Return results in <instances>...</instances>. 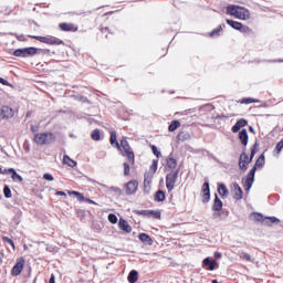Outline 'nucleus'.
<instances>
[{
	"label": "nucleus",
	"mask_w": 283,
	"mask_h": 283,
	"mask_svg": "<svg viewBox=\"0 0 283 283\" xmlns=\"http://www.w3.org/2000/svg\"><path fill=\"white\" fill-rule=\"evenodd\" d=\"M227 14L234 17V19H240L241 21H249V19H251V11H249V9L235 4L227 7Z\"/></svg>",
	"instance_id": "obj_1"
},
{
	"label": "nucleus",
	"mask_w": 283,
	"mask_h": 283,
	"mask_svg": "<svg viewBox=\"0 0 283 283\" xmlns=\"http://www.w3.org/2000/svg\"><path fill=\"white\" fill-rule=\"evenodd\" d=\"M255 154H258V143H255L251 147L250 157H249V155H247V153H242L240 155V158H239V167H240V169H242L243 171H247V169L249 167V164L251 163V160H253V157L255 156Z\"/></svg>",
	"instance_id": "obj_2"
},
{
	"label": "nucleus",
	"mask_w": 283,
	"mask_h": 283,
	"mask_svg": "<svg viewBox=\"0 0 283 283\" xmlns=\"http://www.w3.org/2000/svg\"><path fill=\"white\" fill-rule=\"evenodd\" d=\"M34 143L36 145H52V143H56V135L50 132L36 133L34 135Z\"/></svg>",
	"instance_id": "obj_3"
},
{
	"label": "nucleus",
	"mask_w": 283,
	"mask_h": 283,
	"mask_svg": "<svg viewBox=\"0 0 283 283\" xmlns=\"http://www.w3.org/2000/svg\"><path fill=\"white\" fill-rule=\"evenodd\" d=\"M29 39H35V41H40V43H45L46 45H65V42H63V40L54 35H29Z\"/></svg>",
	"instance_id": "obj_4"
},
{
	"label": "nucleus",
	"mask_w": 283,
	"mask_h": 283,
	"mask_svg": "<svg viewBox=\"0 0 283 283\" xmlns=\"http://www.w3.org/2000/svg\"><path fill=\"white\" fill-rule=\"evenodd\" d=\"M166 178H178V161L174 157L166 159Z\"/></svg>",
	"instance_id": "obj_5"
},
{
	"label": "nucleus",
	"mask_w": 283,
	"mask_h": 283,
	"mask_svg": "<svg viewBox=\"0 0 283 283\" xmlns=\"http://www.w3.org/2000/svg\"><path fill=\"white\" fill-rule=\"evenodd\" d=\"M119 147L124 149V154L128 159V161L130 163V165H134V163L136 161V155H134V149H132V146H129V142H127L126 137H123L120 139Z\"/></svg>",
	"instance_id": "obj_6"
},
{
	"label": "nucleus",
	"mask_w": 283,
	"mask_h": 283,
	"mask_svg": "<svg viewBox=\"0 0 283 283\" xmlns=\"http://www.w3.org/2000/svg\"><path fill=\"white\" fill-rule=\"evenodd\" d=\"M39 53V49L34 46H29L24 49H17L13 52V56H19L20 59H28V56H34Z\"/></svg>",
	"instance_id": "obj_7"
},
{
	"label": "nucleus",
	"mask_w": 283,
	"mask_h": 283,
	"mask_svg": "<svg viewBox=\"0 0 283 283\" xmlns=\"http://www.w3.org/2000/svg\"><path fill=\"white\" fill-rule=\"evenodd\" d=\"M14 114H17V111L14 108L6 105L1 108V118L2 120H10L11 118H14Z\"/></svg>",
	"instance_id": "obj_8"
},
{
	"label": "nucleus",
	"mask_w": 283,
	"mask_h": 283,
	"mask_svg": "<svg viewBox=\"0 0 283 283\" xmlns=\"http://www.w3.org/2000/svg\"><path fill=\"white\" fill-rule=\"evenodd\" d=\"M24 266H25V259H23V258L17 259V262L11 270V274L12 275H21V272L23 271Z\"/></svg>",
	"instance_id": "obj_9"
},
{
	"label": "nucleus",
	"mask_w": 283,
	"mask_h": 283,
	"mask_svg": "<svg viewBox=\"0 0 283 283\" xmlns=\"http://www.w3.org/2000/svg\"><path fill=\"white\" fill-rule=\"evenodd\" d=\"M61 32H78V25L70 22L59 23Z\"/></svg>",
	"instance_id": "obj_10"
},
{
	"label": "nucleus",
	"mask_w": 283,
	"mask_h": 283,
	"mask_svg": "<svg viewBox=\"0 0 283 283\" xmlns=\"http://www.w3.org/2000/svg\"><path fill=\"white\" fill-rule=\"evenodd\" d=\"M125 191L127 196H134L136 191H138V181L137 180H130L125 185Z\"/></svg>",
	"instance_id": "obj_11"
},
{
	"label": "nucleus",
	"mask_w": 283,
	"mask_h": 283,
	"mask_svg": "<svg viewBox=\"0 0 283 283\" xmlns=\"http://www.w3.org/2000/svg\"><path fill=\"white\" fill-rule=\"evenodd\" d=\"M231 196L234 200H242L244 192H242V188L238 184H233L231 186Z\"/></svg>",
	"instance_id": "obj_12"
},
{
	"label": "nucleus",
	"mask_w": 283,
	"mask_h": 283,
	"mask_svg": "<svg viewBox=\"0 0 283 283\" xmlns=\"http://www.w3.org/2000/svg\"><path fill=\"white\" fill-rule=\"evenodd\" d=\"M202 202L207 205L211 200V190L209 189V182H205L201 189Z\"/></svg>",
	"instance_id": "obj_13"
},
{
	"label": "nucleus",
	"mask_w": 283,
	"mask_h": 283,
	"mask_svg": "<svg viewBox=\"0 0 283 283\" xmlns=\"http://www.w3.org/2000/svg\"><path fill=\"white\" fill-rule=\"evenodd\" d=\"M118 229L120 231H124V233H132V226L129 222L123 218L119 219L118 221Z\"/></svg>",
	"instance_id": "obj_14"
},
{
	"label": "nucleus",
	"mask_w": 283,
	"mask_h": 283,
	"mask_svg": "<svg viewBox=\"0 0 283 283\" xmlns=\"http://www.w3.org/2000/svg\"><path fill=\"white\" fill-rule=\"evenodd\" d=\"M239 140L244 148L249 145V132H247V128L239 132Z\"/></svg>",
	"instance_id": "obj_15"
},
{
	"label": "nucleus",
	"mask_w": 283,
	"mask_h": 283,
	"mask_svg": "<svg viewBox=\"0 0 283 283\" xmlns=\"http://www.w3.org/2000/svg\"><path fill=\"white\" fill-rule=\"evenodd\" d=\"M249 122L244 118L239 119L235 125L232 126L233 134H238L242 127H247Z\"/></svg>",
	"instance_id": "obj_16"
},
{
	"label": "nucleus",
	"mask_w": 283,
	"mask_h": 283,
	"mask_svg": "<svg viewBox=\"0 0 283 283\" xmlns=\"http://www.w3.org/2000/svg\"><path fill=\"white\" fill-rule=\"evenodd\" d=\"M111 137L109 143L112 146H115L116 149H120V143H118V136L116 135V130H109Z\"/></svg>",
	"instance_id": "obj_17"
},
{
	"label": "nucleus",
	"mask_w": 283,
	"mask_h": 283,
	"mask_svg": "<svg viewBox=\"0 0 283 283\" xmlns=\"http://www.w3.org/2000/svg\"><path fill=\"white\" fill-rule=\"evenodd\" d=\"M226 23L228 25H230V28H233V30H238L239 32H240V30H242V27L244 25L241 22L233 21V20H230V19L226 20Z\"/></svg>",
	"instance_id": "obj_18"
},
{
	"label": "nucleus",
	"mask_w": 283,
	"mask_h": 283,
	"mask_svg": "<svg viewBox=\"0 0 283 283\" xmlns=\"http://www.w3.org/2000/svg\"><path fill=\"white\" fill-rule=\"evenodd\" d=\"M138 239L140 240V242H143L144 244H148L149 247H151V244H154V240L150 239L147 233H140L138 235Z\"/></svg>",
	"instance_id": "obj_19"
},
{
	"label": "nucleus",
	"mask_w": 283,
	"mask_h": 283,
	"mask_svg": "<svg viewBox=\"0 0 283 283\" xmlns=\"http://www.w3.org/2000/svg\"><path fill=\"white\" fill-rule=\"evenodd\" d=\"M239 32H241V34H244V36H254L255 35V33L253 32V29H251V27L244 25V24Z\"/></svg>",
	"instance_id": "obj_20"
},
{
	"label": "nucleus",
	"mask_w": 283,
	"mask_h": 283,
	"mask_svg": "<svg viewBox=\"0 0 283 283\" xmlns=\"http://www.w3.org/2000/svg\"><path fill=\"white\" fill-rule=\"evenodd\" d=\"M156 171H158V160H153L151 165L149 166L147 174V177L149 178V176H154V174H156Z\"/></svg>",
	"instance_id": "obj_21"
},
{
	"label": "nucleus",
	"mask_w": 283,
	"mask_h": 283,
	"mask_svg": "<svg viewBox=\"0 0 283 283\" xmlns=\"http://www.w3.org/2000/svg\"><path fill=\"white\" fill-rule=\"evenodd\" d=\"M2 176H8L9 178H21V176H19V174H17V170H14L13 168L4 169L2 171Z\"/></svg>",
	"instance_id": "obj_22"
},
{
	"label": "nucleus",
	"mask_w": 283,
	"mask_h": 283,
	"mask_svg": "<svg viewBox=\"0 0 283 283\" xmlns=\"http://www.w3.org/2000/svg\"><path fill=\"white\" fill-rule=\"evenodd\" d=\"M255 179L253 178H245L242 180V185L245 189V191H251V187H253V182Z\"/></svg>",
	"instance_id": "obj_23"
},
{
	"label": "nucleus",
	"mask_w": 283,
	"mask_h": 283,
	"mask_svg": "<svg viewBox=\"0 0 283 283\" xmlns=\"http://www.w3.org/2000/svg\"><path fill=\"white\" fill-rule=\"evenodd\" d=\"M203 264H205V266H209V271H214V270H216V265H217L218 263L216 262V260H212V261H211V259L206 258V259L203 260Z\"/></svg>",
	"instance_id": "obj_24"
},
{
	"label": "nucleus",
	"mask_w": 283,
	"mask_h": 283,
	"mask_svg": "<svg viewBox=\"0 0 283 283\" xmlns=\"http://www.w3.org/2000/svg\"><path fill=\"white\" fill-rule=\"evenodd\" d=\"M166 187H167L168 191H174V188L176 187V178H167Z\"/></svg>",
	"instance_id": "obj_25"
},
{
	"label": "nucleus",
	"mask_w": 283,
	"mask_h": 283,
	"mask_svg": "<svg viewBox=\"0 0 283 283\" xmlns=\"http://www.w3.org/2000/svg\"><path fill=\"white\" fill-rule=\"evenodd\" d=\"M167 198V196L165 195V191L163 190H158L156 193H155V201L156 202H164V200Z\"/></svg>",
	"instance_id": "obj_26"
},
{
	"label": "nucleus",
	"mask_w": 283,
	"mask_h": 283,
	"mask_svg": "<svg viewBox=\"0 0 283 283\" xmlns=\"http://www.w3.org/2000/svg\"><path fill=\"white\" fill-rule=\"evenodd\" d=\"M213 211H222V200L216 196L214 203L212 206Z\"/></svg>",
	"instance_id": "obj_27"
},
{
	"label": "nucleus",
	"mask_w": 283,
	"mask_h": 283,
	"mask_svg": "<svg viewBox=\"0 0 283 283\" xmlns=\"http://www.w3.org/2000/svg\"><path fill=\"white\" fill-rule=\"evenodd\" d=\"M128 282L129 283L138 282V272L136 270L130 271V273L128 275Z\"/></svg>",
	"instance_id": "obj_28"
},
{
	"label": "nucleus",
	"mask_w": 283,
	"mask_h": 283,
	"mask_svg": "<svg viewBox=\"0 0 283 283\" xmlns=\"http://www.w3.org/2000/svg\"><path fill=\"white\" fill-rule=\"evenodd\" d=\"M241 105H251V103H258V99L252 97H243L239 101Z\"/></svg>",
	"instance_id": "obj_29"
},
{
	"label": "nucleus",
	"mask_w": 283,
	"mask_h": 283,
	"mask_svg": "<svg viewBox=\"0 0 283 283\" xmlns=\"http://www.w3.org/2000/svg\"><path fill=\"white\" fill-rule=\"evenodd\" d=\"M219 196H222L223 198L229 196V189H227V186L224 185H219L218 187Z\"/></svg>",
	"instance_id": "obj_30"
},
{
	"label": "nucleus",
	"mask_w": 283,
	"mask_h": 283,
	"mask_svg": "<svg viewBox=\"0 0 283 283\" xmlns=\"http://www.w3.org/2000/svg\"><path fill=\"white\" fill-rule=\"evenodd\" d=\"M254 167L256 169H262L264 167V154L260 155V157L256 159Z\"/></svg>",
	"instance_id": "obj_31"
},
{
	"label": "nucleus",
	"mask_w": 283,
	"mask_h": 283,
	"mask_svg": "<svg viewBox=\"0 0 283 283\" xmlns=\"http://www.w3.org/2000/svg\"><path fill=\"white\" fill-rule=\"evenodd\" d=\"M180 127V122L178 119H174L169 127H168V130L169 132H176V129H178Z\"/></svg>",
	"instance_id": "obj_32"
},
{
	"label": "nucleus",
	"mask_w": 283,
	"mask_h": 283,
	"mask_svg": "<svg viewBox=\"0 0 283 283\" xmlns=\"http://www.w3.org/2000/svg\"><path fill=\"white\" fill-rule=\"evenodd\" d=\"M63 163L64 165H67L69 167H74L76 165V161L72 158H70V156L65 155L63 157Z\"/></svg>",
	"instance_id": "obj_33"
},
{
	"label": "nucleus",
	"mask_w": 283,
	"mask_h": 283,
	"mask_svg": "<svg viewBox=\"0 0 283 283\" xmlns=\"http://www.w3.org/2000/svg\"><path fill=\"white\" fill-rule=\"evenodd\" d=\"M148 218L160 220V210H148Z\"/></svg>",
	"instance_id": "obj_34"
},
{
	"label": "nucleus",
	"mask_w": 283,
	"mask_h": 283,
	"mask_svg": "<svg viewBox=\"0 0 283 283\" xmlns=\"http://www.w3.org/2000/svg\"><path fill=\"white\" fill-rule=\"evenodd\" d=\"M69 196H75L80 202H83L85 200V196L78 191H69Z\"/></svg>",
	"instance_id": "obj_35"
},
{
	"label": "nucleus",
	"mask_w": 283,
	"mask_h": 283,
	"mask_svg": "<svg viewBox=\"0 0 283 283\" xmlns=\"http://www.w3.org/2000/svg\"><path fill=\"white\" fill-rule=\"evenodd\" d=\"M178 140H189V138H191V135H189V133L187 132H180L177 135Z\"/></svg>",
	"instance_id": "obj_36"
},
{
	"label": "nucleus",
	"mask_w": 283,
	"mask_h": 283,
	"mask_svg": "<svg viewBox=\"0 0 283 283\" xmlns=\"http://www.w3.org/2000/svg\"><path fill=\"white\" fill-rule=\"evenodd\" d=\"M220 32H222V25H219L218 28L213 29L209 34V36H220Z\"/></svg>",
	"instance_id": "obj_37"
},
{
	"label": "nucleus",
	"mask_w": 283,
	"mask_h": 283,
	"mask_svg": "<svg viewBox=\"0 0 283 283\" xmlns=\"http://www.w3.org/2000/svg\"><path fill=\"white\" fill-rule=\"evenodd\" d=\"M91 137L92 140H101V130L98 128L94 129Z\"/></svg>",
	"instance_id": "obj_38"
},
{
	"label": "nucleus",
	"mask_w": 283,
	"mask_h": 283,
	"mask_svg": "<svg viewBox=\"0 0 283 283\" xmlns=\"http://www.w3.org/2000/svg\"><path fill=\"white\" fill-rule=\"evenodd\" d=\"M108 222H111V224H118V217L114 213H109L108 214Z\"/></svg>",
	"instance_id": "obj_39"
},
{
	"label": "nucleus",
	"mask_w": 283,
	"mask_h": 283,
	"mask_svg": "<svg viewBox=\"0 0 283 283\" xmlns=\"http://www.w3.org/2000/svg\"><path fill=\"white\" fill-rule=\"evenodd\" d=\"M136 216H144L145 218H149V210H134Z\"/></svg>",
	"instance_id": "obj_40"
},
{
	"label": "nucleus",
	"mask_w": 283,
	"mask_h": 283,
	"mask_svg": "<svg viewBox=\"0 0 283 283\" xmlns=\"http://www.w3.org/2000/svg\"><path fill=\"white\" fill-rule=\"evenodd\" d=\"M3 195H4L6 198H12V190H10V187L4 186Z\"/></svg>",
	"instance_id": "obj_41"
},
{
	"label": "nucleus",
	"mask_w": 283,
	"mask_h": 283,
	"mask_svg": "<svg viewBox=\"0 0 283 283\" xmlns=\"http://www.w3.org/2000/svg\"><path fill=\"white\" fill-rule=\"evenodd\" d=\"M150 149H151L154 156H156L157 158H160L161 154H160V150H158V147H156L155 145H151Z\"/></svg>",
	"instance_id": "obj_42"
},
{
	"label": "nucleus",
	"mask_w": 283,
	"mask_h": 283,
	"mask_svg": "<svg viewBox=\"0 0 283 283\" xmlns=\"http://www.w3.org/2000/svg\"><path fill=\"white\" fill-rule=\"evenodd\" d=\"M3 242H7V244H10L12 251H14V242L11 241L8 237L2 238Z\"/></svg>",
	"instance_id": "obj_43"
},
{
	"label": "nucleus",
	"mask_w": 283,
	"mask_h": 283,
	"mask_svg": "<svg viewBox=\"0 0 283 283\" xmlns=\"http://www.w3.org/2000/svg\"><path fill=\"white\" fill-rule=\"evenodd\" d=\"M282 149H283V139L280 140V142L276 144V147H275L276 154H280V151H282Z\"/></svg>",
	"instance_id": "obj_44"
},
{
	"label": "nucleus",
	"mask_w": 283,
	"mask_h": 283,
	"mask_svg": "<svg viewBox=\"0 0 283 283\" xmlns=\"http://www.w3.org/2000/svg\"><path fill=\"white\" fill-rule=\"evenodd\" d=\"M255 171H258V168L253 166V168L250 170L248 178H255Z\"/></svg>",
	"instance_id": "obj_45"
},
{
	"label": "nucleus",
	"mask_w": 283,
	"mask_h": 283,
	"mask_svg": "<svg viewBox=\"0 0 283 283\" xmlns=\"http://www.w3.org/2000/svg\"><path fill=\"white\" fill-rule=\"evenodd\" d=\"M240 258L247 262H251V255L249 253H241Z\"/></svg>",
	"instance_id": "obj_46"
},
{
	"label": "nucleus",
	"mask_w": 283,
	"mask_h": 283,
	"mask_svg": "<svg viewBox=\"0 0 283 283\" xmlns=\"http://www.w3.org/2000/svg\"><path fill=\"white\" fill-rule=\"evenodd\" d=\"M124 176H129V164L124 163Z\"/></svg>",
	"instance_id": "obj_47"
},
{
	"label": "nucleus",
	"mask_w": 283,
	"mask_h": 283,
	"mask_svg": "<svg viewBox=\"0 0 283 283\" xmlns=\"http://www.w3.org/2000/svg\"><path fill=\"white\" fill-rule=\"evenodd\" d=\"M78 101H80L81 103H90V99H87V97H85V96H80V97H78Z\"/></svg>",
	"instance_id": "obj_48"
},
{
	"label": "nucleus",
	"mask_w": 283,
	"mask_h": 283,
	"mask_svg": "<svg viewBox=\"0 0 283 283\" xmlns=\"http://www.w3.org/2000/svg\"><path fill=\"white\" fill-rule=\"evenodd\" d=\"M147 185H148V187L151 185V179H145L144 180L145 189H147Z\"/></svg>",
	"instance_id": "obj_49"
},
{
	"label": "nucleus",
	"mask_w": 283,
	"mask_h": 283,
	"mask_svg": "<svg viewBox=\"0 0 283 283\" xmlns=\"http://www.w3.org/2000/svg\"><path fill=\"white\" fill-rule=\"evenodd\" d=\"M268 220H270L272 223L280 222V220L275 217H269Z\"/></svg>",
	"instance_id": "obj_50"
},
{
	"label": "nucleus",
	"mask_w": 283,
	"mask_h": 283,
	"mask_svg": "<svg viewBox=\"0 0 283 283\" xmlns=\"http://www.w3.org/2000/svg\"><path fill=\"white\" fill-rule=\"evenodd\" d=\"M1 85H8L9 87H12V84H10L7 80L1 78Z\"/></svg>",
	"instance_id": "obj_51"
},
{
	"label": "nucleus",
	"mask_w": 283,
	"mask_h": 283,
	"mask_svg": "<svg viewBox=\"0 0 283 283\" xmlns=\"http://www.w3.org/2000/svg\"><path fill=\"white\" fill-rule=\"evenodd\" d=\"M84 200H85V202H88L90 205H96V203H95V201H94V200H92V199H87V198H85Z\"/></svg>",
	"instance_id": "obj_52"
},
{
	"label": "nucleus",
	"mask_w": 283,
	"mask_h": 283,
	"mask_svg": "<svg viewBox=\"0 0 283 283\" xmlns=\"http://www.w3.org/2000/svg\"><path fill=\"white\" fill-rule=\"evenodd\" d=\"M214 258H217V260H220V258H222V253L216 252V253H214Z\"/></svg>",
	"instance_id": "obj_53"
},
{
	"label": "nucleus",
	"mask_w": 283,
	"mask_h": 283,
	"mask_svg": "<svg viewBox=\"0 0 283 283\" xmlns=\"http://www.w3.org/2000/svg\"><path fill=\"white\" fill-rule=\"evenodd\" d=\"M18 41H28V39H25L24 35H19V36H18Z\"/></svg>",
	"instance_id": "obj_54"
},
{
	"label": "nucleus",
	"mask_w": 283,
	"mask_h": 283,
	"mask_svg": "<svg viewBox=\"0 0 283 283\" xmlns=\"http://www.w3.org/2000/svg\"><path fill=\"white\" fill-rule=\"evenodd\" d=\"M254 218L258 219V220H262V214H260V213H254Z\"/></svg>",
	"instance_id": "obj_55"
},
{
	"label": "nucleus",
	"mask_w": 283,
	"mask_h": 283,
	"mask_svg": "<svg viewBox=\"0 0 283 283\" xmlns=\"http://www.w3.org/2000/svg\"><path fill=\"white\" fill-rule=\"evenodd\" d=\"M56 196H64V198H65L67 195L65 192H63V191H57Z\"/></svg>",
	"instance_id": "obj_56"
},
{
	"label": "nucleus",
	"mask_w": 283,
	"mask_h": 283,
	"mask_svg": "<svg viewBox=\"0 0 283 283\" xmlns=\"http://www.w3.org/2000/svg\"><path fill=\"white\" fill-rule=\"evenodd\" d=\"M272 63H283V59L272 60Z\"/></svg>",
	"instance_id": "obj_57"
},
{
	"label": "nucleus",
	"mask_w": 283,
	"mask_h": 283,
	"mask_svg": "<svg viewBox=\"0 0 283 283\" xmlns=\"http://www.w3.org/2000/svg\"><path fill=\"white\" fill-rule=\"evenodd\" d=\"M101 32H109V28L105 27L101 29Z\"/></svg>",
	"instance_id": "obj_58"
},
{
	"label": "nucleus",
	"mask_w": 283,
	"mask_h": 283,
	"mask_svg": "<svg viewBox=\"0 0 283 283\" xmlns=\"http://www.w3.org/2000/svg\"><path fill=\"white\" fill-rule=\"evenodd\" d=\"M43 178H52V175H50V174H44V175H43Z\"/></svg>",
	"instance_id": "obj_59"
},
{
	"label": "nucleus",
	"mask_w": 283,
	"mask_h": 283,
	"mask_svg": "<svg viewBox=\"0 0 283 283\" xmlns=\"http://www.w3.org/2000/svg\"><path fill=\"white\" fill-rule=\"evenodd\" d=\"M49 283H54V274L51 275Z\"/></svg>",
	"instance_id": "obj_60"
},
{
	"label": "nucleus",
	"mask_w": 283,
	"mask_h": 283,
	"mask_svg": "<svg viewBox=\"0 0 283 283\" xmlns=\"http://www.w3.org/2000/svg\"><path fill=\"white\" fill-rule=\"evenodd\" d=\"M250 132H253V126H250Z\"/></svg>",
	"instance_id": "obj_61"
},
{
	"label": "nucleus",
	"mask_w": 283,
	"mask_h": 283,
	"mask_svg": "<svg viewBox=\"0 0 283 283\" xmlns=\"http://www.w3.org/2000/svg\"><path fill=\"white\" fill-rule=\"evenodd\" d=\"M212 283H218V280H213Z\"/></svg>",
	"instance_id": "obj_62"
},
{
	"label": "nucleus",
	"mask_w": 283,
	"mask_h": 283,
	"mask_svg": "<svg viewBox=\"0 0 283 283\" xmlns=\"http://www.w3.org/2000/svg\"><path fill=\"white\" fill-rule=\"evenodd\" d=\"M48 180H54L53 178H48Z\"/></svg>",
	"instance_id": "obj_63"
}]
</instances>
